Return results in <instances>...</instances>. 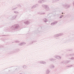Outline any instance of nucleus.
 <instances>
[{"mask_svg":"<svg viewBox=\"0 0 74 74\" xmlns=\"http://www.w3.org/2000/svg\"><path fill=\"white\" fill-rule=\"evenodd\" d=\"M43 14H44V13H43Z\"/></svg>","mask_w":74,"mask_h":74,"instance_id":"nucleus-29","label":"nucleus"},{"mask_svg":"<svg viewBox=\"0 0 74 74\" xmlns=\"http://www.w3.org/2000/svg\"><path fill=\"white\" fill-rule=\"evenodd\" d=\"M16 8H15L13 9H12V10H15V9H16Z\"/></svg>","mask_w":74,"mask_h":74,"instance_id":"nucleus-27","label":"nucleus"},{"mask_svg":"<svg viewBox=\"0 0 74 74\" xmlns=\"http://www.w3.org/2000/svg\"><path fill=\"white\" fill-rule=\"evenodd\" d=\"M26 44V43L25 42H23L22 43H21L19 44V45H20L21 46H22V45H24Z\"/></svg>","mask_w":74,"mask_h":74,"instance_id":"nucleus-8","label":"nucleus"},{"mask_svg":"<svg viewBox=\"0 0 74 74\" xmlns=\"http://www.w3.org/2000/svg\"><path fill=\"white\" fill-rule=\"evenodd\" d=\"M70 56H74V53H73V54H71L70 55Z\"/></svg>","mask_w":74,"mask_h":74,"instance_id":"nucleus-21","label":"nucleus"},{"mask_svg":"<svg viewBox=\"0 0 74 74\" xmlns=\"http://www.w3.org/2000/svg\"><path fill=\"white\" fill-rule=\"evenodd\" d=\"M50 67L51 69H52L55 68V66L54 65L52 64L50 65Z\"/></svg>","mask_w":74,"mask_h":74,"instance_id":"nucleus-9","label":"nucleus"},{"mask_svg":"<svg viewBox=\"0 0 74 74\" xmlns=\"http://www.w3.org/2000/svg\"><path fill=\"white\" fill-rule=\"evenodd\" d=\"M62 14H63V13H62Z\"/></svg>","mask_w":74,"mask_h":74,"instance_id":"nucleus-30","label":"nucleus"},{"mask_svg":"<svg viewBox=\"0 0 74 74\" xmlns=\"http://www.w3.org/2000/svg\"><path fill=\"white\" fill-rule=\"evenodd\" d=\"M62 63H63V62H62Z\"/></svg>","mask_w":74,"mask_h":74,"instance_id":"nucleus-31","label":"nucleus"},{"mask_svg":"<svg viewBox=\"0 0 74 74\" xmlns=\"http://www.w3.org/2000/svg\"><path fill=\"white\" fill-rule=\"evenodd\" d=\"M60 0H53V2H56L57 1H59Z\"/></svg>","mask_w":74,"mask_h":74,"instance_id":"nucleus-17","label":"nucleus"},{"mask_svg":"<svg viewBox=\"0 0 74 74\" xmlns=\"http://www.w3.org/2000/svg\"><path fill=\"white\" fill-rule=\"evenodd\" d=\"M26 67V66H23V69H25Z\"/></svg>","mask_w":74,"mask_h":74,"instance_id":"nucleus-22","label":"nucleus"},{"mask_svg":"<svg viewBox=\"0 0 74 74\" xmlns=\"http://www.w3.org/2000/svg\"><path fill=\"white\" fill-rule=\"evenodd\" d=\"M50 72L51 71H49V70L47 69L46 71V74H49V73H50Z\"/></svg>","mask_w":74,"mask_h":74,"instance_id":"nucleus-11","label":"nucleus"},{"mask_svg":"<svg viewBox=\"0 0 74 74\" xmlns=\"http://www.w3.org/2000/svg\"><path fill=\"white\" fill-rule=\"evenodd\" d=\"M71 66H67V67H71Z\"/></svg>","mask_w":74,"mask_h":74,"instance_id":"nucleus-25","label":"nucleus"},{"mask_svg":"<svg viewBox=\"0 0 74 74\" xmlns=\"http://www.w3.org/2000/svg\"><path fill=\"white\" fill-rule=\"evenodd\" d=\"M43 21L45 22H48V21H47V20L46 19V18H44L43 19Z\"/></svg>","mask_w":74,"mask_h":74,"instance_id":"nucleus-15","label":"nucleus"},{"mask_svg":"<svg viewBox=\"0 0 74 74\" xmlns=\"http://www.w3.org/2000/svg\"><path fill=\"white\" fill-rule=\"evenodd\" d=\"M24 23L26 25H29L30 23L29 21H25L24 22Z\"/></svg>","mask_w":74,"mask_h":74,"instance_id":"nucleus-5","label":"nucleus"},{"mask_svg":"<svg viewBox=\"0 0 74 74\" xmlns=\"http://www.w3.org/2000/svg\"><path fill=\"white\" fill-rule=\"evenodd\" d=\"M55 58H56V59H61L62 57H61L60 56H55Z\"/></svg>","mask_w":74,"mask_h":74,"instance_id":"nucleus-6","label":"nucleus"},{"mask_svg":"<svg viewBox=\"0 0 74 74\" xmlns=\"http://www.w3.org/2000/svg\"><path fill=\"white\" fill-rule=\"evenodd\" d=\"M63 15H62L60 17V18H63Z\"/></svg>","mask_w":74,"mask_h":74,"instance_id":"nucleus-23","label":"nucleus"},{"mask_svg":"<svg viewBox=\"0 0 74 74\" xmlns=\"http://www.w3.org/2000/svg\"><path fill=\"white\" fill-rule=\"evenodd\" d=\"M14 13H15V14H18L19 12L16 11H15L14 12Z\"/></svg>","mask_w":74,"mask_h":74,"instance_id":"nucleus-18","label":"nucleus"},{"mask_svg":"<svg viewBox=\"0 0 74 74\" xmlns=\"http://www.w3.org/2000/svg\"><path fill=\"white\" fill-rule=\"evenodd\" d=\"M71 60H74V57H72L71 58H70Z\"/></svg>","mask_w":74,"mask_h":74,"instance_id":"nucleus-19","label":"nucleus"},{"mask_svg":"<svg viewBox=\"0 0 74 74\" xmlns=\"http://www.w3.org/2000/svg\"><path fill=\"white\" fill-rule=\"evenodd\" d=\"M40 63V64H46V62L43 61H41Z\"/></svg>","mask_w":74,"mask_h":74,"instance_id":"nucleus-13","label":"nucleus"},{"mask_svg":"<svg viewBox=\"0 0 74 74\" xmlns=\"http://www.w3.org/2000/svg\"><path fill=\"white\" fill-rule=\"evenodd\" d=\"M49 60L50 61H53V60H55V59L52 58H50Z\"/></svg>","mask_w":74,"mask_h":74,"instance_id":"nucleus-16","label":"nucleus"},{"mask_svg":"<svg viewBox=\"0 0 74 74\" xmlns=\"http://www.w3.org/2000/svg\"><path fill=\"white\" fill-rule=\"evenodd\" d=\"M16 15H15L14 16H12V19H14L16 18Z\"/></svg>","mask_w":74,"mask_h":74,"instance_id":"nucleus-10","label":"nucleus"},{"mask_svg":"<svg viewBox=\"0 0 74 74\" xmlns=\"http://www.w3.org/2000/svg\"><path fill=\"white\" fill-rule=\"evenodd\" d=\"M57 23H58V21H56L53 22V23H51V26H54V25H56V24H57Z\"/></svg>","mask_w":74,"mask_h":74,"instance_id":"nucleus-4","label":"nucleus"},{"mask_svg":"<svg viewBox=\"0 0 74 74\" xmlns=\"http://www.w3.org/2000/svg\"><path fill=\"white\" fill-rule=\"evenodd\" d=\"M64 7H66V8H68V7H70V5H64Z\"/></svg>","mask_w":74,"mask_h":74,"instance_id":"nucleus-12","label":"nucleus"},{"mask_svg":"<svg viewBox=\"0 0 74 74\" xmlns=\"http://www.w3.org/2000/svg\"><path fill=\"white\" fill-rule=\"evenodd\" d=\"M19 27V25H18V24L12 26V30H15L18 29Z\"/></svg>","mask_w":74,"mask_h":74,"instance_id":"nucleus-1","label":"nucleus"},{"mask_svg":"<svg viewBox=\"0 0 74 74\" xmlns=\"http://www.w3.org/2000/svg\"><path fill=\"white\" fill-rule=\"evenodd\" d=\"M66 62L67 63H70V62H71V61L70 60H66Z\"/></svg>","mask_w":74,"mask_h":74,"instance_id":"nucleus-20","label":"nucleus"},{"mask_svg":"<svg viewBox=\"0 0 74 74\" xmlns=\"http://www.w3.org/2000/svg\"><path fill=\"white\" fill-rule=\"evenodd\" d=\"M43 30L44 29H41L40 31V32H43Z\"/></svg>","mask_w":74,"mask_h":74,"instance_id":"nucleus-24","label":"nucleus"},{"mask_svg":"<svg viewBox=\"0 0 74 74\" xmlns=\"http://www.w3.org/2000/svg\"><path fill=\"white\" fill-rule=\"evenodd\" d=\"M37 4L35 5H34L32 7V8H35V7H37Z\"/></svg>","mask_w":74,"mask_h":74,"instance_id":"nucleus-14","label":"nucleus"},{"mask_svg":"<svg viewBox=\"0 0 74 74\" xmlns=\"http://www.w3.org/2000/svg\"><path fill=\"white\" fill-rule=\"evenodd\" d=\"M41 29H45V28H44L43 27H42Z\"/></svg>","mask_w":74,"mask_h":74,"instance_id":"nucleus-26","label":"nucleus"},{"mask_svg":"<svg viewBox=\"0 0 74 74\" xmlns=\"http://www.w3.org/2000/svg\"><path fill=\"white\" fill-rule=\"evenodd\" d=\"M18 41H16V42H18Z\"/></svg>","mask_w":74,"mask_h":74,"instance_id":"nucleus-28","label":"nucleus"},{"mask_svg":"<svg viewBox=\"0 0 74 74\" xmlns=\"http://www.w3.org/2000/svg\"><path fill=\"white\" fill-rule=\"evenodd\" d=\"M42 6L43 7H44V8H45L46 10H47V11H49V7L48 5H42Z\"/></svg>","mask_w":74,"mask_h":74,"instance_id":"nucleus-2","label":"nucleus"},{"mask_svg":"<svg viewBox=\"0 0 74 74\" xmlns=\"http://www.w3.org/2000/svg\"><path fill=\"white\" fill-rule=\"evenodd\" d=\"M44 2H45V0H42L41 1H38L39 3H44Z\"/></svg>","mask_w":74,"mask_h":74,"instance_id":"nucleus-7","label":"nucleus"},{"mask_svg":"<svg viewBox=\"0 0 74 74\" xmlns=\"http://www.w3.org/2000/svg\"><path fill=\"white\" fill-rule=\"evenodd\" d=\"M63 36V34L62 33L59 34L57 35H56L54 36V37H59V36Z\"/></svg>","mask_w":74,"mask_h":74,"instance_id":"nucleus-3","label":"nucleus"}]
</instances>
